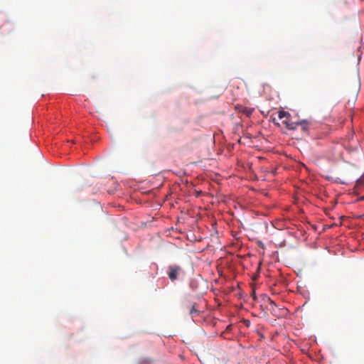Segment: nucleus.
<instances>
[{
  "label": "nucleus",
  "instance_id": "20e7f679",
  "mask_svg": "<svg viewBox=\"0 0 364 364\" xmlns=\"http://www.w3.org/2000/svg\"><path fill=\"white\" fill-rule=\"evenodd\" d=\"M298 127H301V129L306 132L309 130V122L306 120L297 121Z\"/></svg>",
  "mask_w": 364,
  "mask_h": 364
},
{
  "label": "nucleus",
  "instance_id": "f257e3e1",
  "mask_svg": "<svg viewBox=\"0 0 364 364\" xmlns=\"http://www.w3.org/2000/svg\"><path fill=\"white\" fill-rule=\"evenodd\" d=\"M278 117L282 119V124L289 130H295L298 127L297 121H292L291 115L289 112L285 111H279Z\"/></svg>",
  "mask_w": 364,
  "mask_h": 364
},
{
  "label": "nucleus",
  "instance_id": "39448f33",
  "mask_svg": "<svg viewBox=\"0 0 364 364\" xmlns=\"http://www.w3.org/2000/svg\"><path fill=\"white\" fill-rule=\"evenodd\" d=\"M189 314L192 316H198L199 314V311L196 309V304H194L190 309L189 310Z\"/></svg>",
  "mask_w": 364,
  "mask_h": 364
},
{
  "label": "nucleus",
  "instance_id": "423d86ee",
  "mask_svg": "<svg viewBox=\"0 0 364 364\" xmlns=\"http://www.w3.org/2000/svg\"><path fill=\"white\" fill-rule=\"evenodd\" d=\"M251 112H251L250 110L247 111V115H249V114H251Z\"/></svg>",
  "mask_w": 364,
  "mask_h": 364
},
{
  "label": "nucleus",
  "instance_id": "f03ea898",
  "mask_svg": "<svg viewBox=\"0 0 364 364\" xmlns=\"http://www.w3.org/2000/svg\"><path fill=\"white\" fill-rule=\"evenodd\" d=\"M181 272L182 268L178 265L174 264L168 267V276L171 281L176 280Z\"/></svg>",
  "mask_w": 364,
  "mask_h": 364
},
{
  "label": "nucleus",
  "instance_id": "0eeeda50",
  "mask_svg": "<svg viewBox=\"0 0 364 364\" xmlns=\"http://www.w3.org/2000/svg\"><path fill=\"white\" fill-rule=\"evenodd\" d=\"M270 304H272V305H276V304H275V303H274V301H270Z\"/></svg>",
  "mask_w": 364,
  "mask_h": 364
},
{
  "label": "nucleus",
  "instance_id": "7ed1b4c3",
  "mask_svg": "<svg viewBox=\"0 0 364 364\" xmlns=\"http://www.w3.org/2000/svg\"><path fill=\"white\" fill-rule=\"evenodd\" d=\"M329 160L337 161L342 159V154L338 147H334L327 155Z\"/></svg>",
  "mask_w": 364,
  "mask_h": 364
}]
</instances>
